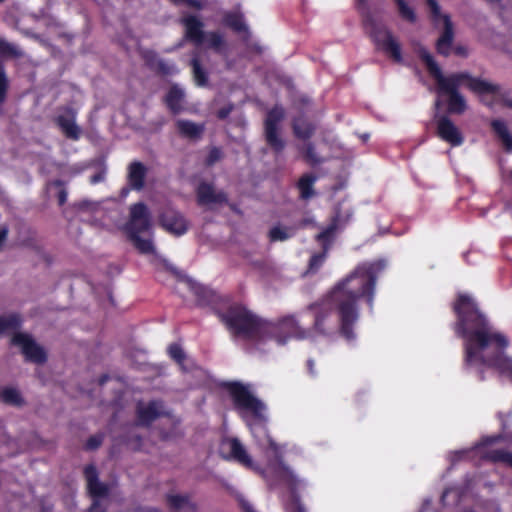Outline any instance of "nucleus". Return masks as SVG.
<instances>
[{"label":"nucleus","mask_w":512,"mask_h":512,"mask_svg":"<svg viewBox=\"0 0 512 512\" xmlns=\"http://www.w3.org/2000/svg\"><path fill=\"white\" fill-rule=\"evenodd\" d=\"M456 332L465 339L467 365H486L512 378V358L504 353L509 345L505 335L483 322H459Z\"/></svg>","instance_id":"obj_2"},{"label":"nucleus","mask_w":512,"mask_h":512,"mask_svg":"<svg viewBox=\"0 0 512 512\" xmlns=\"http://www.w3.org/2000/svg\"><path fill=\"white\" fill-rule=\"evenodd\" d=\"M196 197L200 206L228 203V196L224 191H215L213 184L205 181L198 184Z\"/></svg>","instance_id":"obj_16"},{"label":"nucleus","mask_w":512,"mask_h":512,"mask_svg":"<svg viewBox=\"0 0 512 512\" xmlns=\"http://www.w3.org/2000/svg\"><path fill=\"white\" fill-rule=\"evenodd\" d=\"M222 449L228 451V458L234 459L248 468H253L251 457L237 438L224 440L222 442Z\"/></svg>","instance_id":"obj_20"},{"label":"nucleus","mask_w":512,"mask_h":512,"mask_svg":"<svg viewBox=\"0 0 512 512\" xmlns=\"http://www.w3.org/2000/svg\"><path fill=\"white\" fill-rule=\"evenodd\" d=\"M141 56L145 65L160 76H170L178 73V69L174 64L159 58L158 54L153 50H145Z\"/></svg>","instance_id":"obj_17"},{"label":"nucleus","mask_w":512,"mask_h":512,"mask_svg":"<svg viewBox=\"0 0 512 512\" xmlns=\"http://www.w3.org/2000/svg\"><path fill=\"white\" fill-rule=\"evenodd\" d=\"M8 235V229L6 227H3L0 229V248L2 247L4 241L6 240Z\"/></svg>","instance_id":"obj_56"},{"label":"nucleus","mask_w":512,"mask_h":512,"mask_svg":"<svg viewBox=\"0 0 512 512\" xmlns=\"http://www.w3.org/2000/svg\"><path fill=\"white\" fill-rule=\"evenodd\" d=\"M165 501L172 511L198 512V505L188 495L167 494Z\"/></svg>","instance_id":"obj_22"},{"label":"nucleus","mask_w":512,"mask_h":512,"mask_svg":"<svg viewBox=\"0 0 512 512\" xmlns=\"http://www.w3.org/2000/svg\"><path fill=\"white\" fill-rule=\"evenodd\" d=\"M400 16L407 20L410 23H414L416 21V14L413 8H411L405 0H394Z\"/></svg>","instance_id":"obj_39"},{"label":"nucleus","mask_w":512,"mask_h":512,"mask_svg":"<svg viewBox=\"0 0 512 512\" xmlns=\"http://www.w3.org/2000/svg\"><path fill=\"white\" fill-rule=\"evenodd\" d=\"M387 263L383 259L366 261L344 279L335 284L331 291L309 309L315 320L337 316L339 320H357L359 317V300L364 298L369 309H373L376 282L385 271Z\"/></svg>","instance_id":"obj_1"},{"label":"nucleus","mask_w":512,"mask_h":512,"mask_svg":"<svg viewBox=\"0 0 512 512\" xmlns=\"http://www.w3.org/2000/svg\"><path fill=\"white\" fill-rule=\"evenodd\" d=\"M51 184L55 187H63L64 182L60 179H57V180H54Z\"/></svg>","instance_id":"obj_60"},{"label":"nucleus","mask_w":512,"mask_h":512,"mask_svg":"<svg viewBox=\"0 0 512 512\" xmlns=\"http://www.w3.org/2000/svg\"><path fill=\"white\" fill-rule=\"evenodd\" d=\"M443 21L444 29L441 36L436 41V51L438 54L447 57L451 53V47L454 40V29L449 15H444Z\"/></svg>","instance_id":"obj_21"},{"label":"nucleus","mask_w":512,"mask_h":512,"mask_svg":"<svg viewBox=\"0 0 512 512\" xmlns=\"http://www.w3.org/2000/svg\"><path fill=\"white\" fill-rule=\"evenodd\" d=\"M268 322H226L227 330L238 340H259L265 337Z\"/></svg>","instance_id":"obj_11"},{"label":"nucleus","mask_w":512,"mask_h":512,"mask_svg":"<svg viewBox=\"0 0 512 512\" xmlns=\"http://www.w3.org/2000/svg\"><path fill=\"white\" fill-rule=\"evenodd\" d=\"M452 309L458 320H486V314L476 298L466 292L456 294Z\"/></svg>","instance_id":"obj_10"},{"label":"nucleus","mask_w":512,"mask_h":512,"mask_svg":"<svg viewBox=\"0 0 512 512\" xmlns=\"http://www.w3.org/2000/svg\"><path fill=\"white\" fill-rule=\"evenodd\" d=\"M185 28V38L195 46H201L205 41L204 24L194 15H189L182 19Z\"/></svg>","instance_id":"obj_19"},{"label":"nucleus","mask_w":512,"mask_h":512,"mask_svg":"<svg viewBox=\"0 0 512 512\" xmlns=\"http://www.w3.org/2000/svg\"><path fill=\"white\" fill-rule=\"evenodd\" d=\"M426 3L430 9L431 16L434 21H437L439 18L443 19L444 15L441 14L440 6L436 0H426Z\"/></svg>","instance_id":"obj_47"},{"label":"nucleus","mask_w":512,"mask_h":512,"mask_svg":"<svg viewBox=\"0 0 512 512\" xmlns=\"http://www.w3.org/2000/svg\"><path fill=\"white\" fill-rule=\"evenodd\" d=\"M418 56L425 64L429 74L435 79L439 95L447 96V112L449 114L461 115L466 111V99L459 91L464 84L471 92L479 96L496 95L500 91L499 84L474 77L468 72H456L444 76L434 57L425 47L418 49Z\"/></svg>","instance_id":"obj_3"},{"label":"nucleus","mask_w":512,"mask_h":512,"mask_svg":"<svg viewBox=\"0 0 512 512\" xmlns=\"http://www.w3.org/2000/svg\"><path fill=\"white\" fill-rule=\"evenodd\" d=\"M505 106H507L508 108H511L512 109V99H509V100H506L504 102Z\"/></svg>","instance_id":"obj_63"},{"label":"nucleus","mask_w":512,"mask_h":512,"mask_svg":"<svg viewBox=\"0 0 512 512\" xmlns=\"http://www.w3.org/2000/svg\"><path fill=\"white\" fill-rule=\"evenodd\" d=\"M184 98V92L177 85H173L165 96V103L169 110L177 114L181 111V102Z\"/></svg>","instance_id":"obj_28"},{"label":"nucleus","mask_w":512,"mask_h":512,"mask_svg":"<svg viewBox=\"0 0 512 512\" xmlns=\"http://www.w3.org/2000/svg\"><path fill=\"white\" fill-rule=\"evenodd\" d=\"M9 89V79L6 73V67L0 60V106L5 102Z\"/></svg>","instance_id":"obj_38"},{"label":"nucleus","mask_w":512,"mask_h":512,"mask_svg":"<svg viewBox=\"0 0 512 512\" xmlns=\"http://www.w3.org/2000/svg\"><path fill=\"white\" fill-rule=\"evenodd\" d=\"M292 131L296 138L307 141L314 135L316 126L305 117L299 116L292 120Z\"/></svg>","instance_id":"obj_25"},{"label":"nucleus","mask_w":512,"mask_h":512,"mask_svg":"<svg viewBox=\"0 0 512 512\" xmlns=\"http://www.w3.org/2000/svg\"><path fill=\"white\" fill-rule=\"evenodd\" d=\"M491 128L497 137L501 140L504 149L512 152V135L509 133L504 121L495 119L491 122Z\"/></svg>","instance_id":"obj_27"},{"label":"nucleus","mask_w":512,"mask_h":512,"mask_svg":"<svg viewBox=\"0 0 512 512\" xmlns=\"http://www.w3.org/2000/svg\"><path fill=\"white\" fill-rule=\"evenodd\" d=\"M17 322H0V335L5 332L6 329L10 327L12 324H16Z\"/></svg>","instance_id":"obj_57"},{"label":"nucleus","mask_w":512,"mask_h":512,"mask_svg":"<svg viewBox=\"0 0 512 512\" xmlns=\"http://www.w3.org/2000/svg\"><path fill=\"white\" fill-rule=\"evenodd\" d=\"M269 447L273 450L275 457L277 459V465L274 468L275 475L283 481L285 484H287L293 493V501L288 507L289 512H305L304 507L300 503L299 499L294 495V490L296 486L299 484V480L296 477V475L293 473V471L284 464L282 461L281 455H280V448L279 446L272 440L269 439Z\"/></svg>","instance_id":"obj_8"},{"label":"nucleus","mask_w":512,"mask_h":512,"mask_svg":"<svg viewBox=\"0 0 512 512\" xmlns=\"http://www.w3.org/2000/svg\"><path fill=\"white\" fill-rule=\"evenodd\" d=\"M484 459L493 463H501L512 469V452L506 449H493L487 451L483 456Z\"/></svg>","instance_id":"obj_31"},{"label":"nucleus","mask_w":512,"mask_h":512,"mask_svg":"<svg viewBox=\"0 0 512 512\" xmlns=\"http://www.w3.org/2000/svg\"><path fill=\"white\" fill-rule=\"evenodd\" d=\"M223 157V153H222V150L221 148L219 147H212L209 152H208V155L207 157L205 158V165L207 167H211L213 166L215 163H217L218 161H220Z\"/></svg>","instance_id":"obj_44"},{"label":"nucleus","mask_w":512,"mask_h":512,"mask_svg":"<svg viewBox=\"0 0 512 512\" xmlns=\"http://www.w3.org/2000/svg\"><path fill=\"white\" fill-rule=\"evenodd\" d=\"M150 227V214L147 206L143 202H138L130 207L129 220L125 224L124 230L127 236L141 234Z\"/></svg>","instance_id":"obj_12"},{"label":"nucleus","mask_w":512,"mask_h":512,"mask_svg":"<svg viewBox=\"0 0 512 512\" xmlns=\"http://www.w3.org/2000/svg\"><path fill=\"white\" fill-rule=\"evenodd\" d=\"M310 223L309 219H303L299 222V227L303 228L306 227Z\"/></svg>","instance_id":"obj_61"},{"label":"nucleus","mask_w":512,"mask_h":512,"mask_svg":"<svg viewBox=\"0 0 512 512\" xmlns=\"http://www.w3.org/2000/svg\"><path fill=\"white\" fill-rule=\"evenodd\" d=\"M205 38H207L208 46L216 52H221L225 46L224 37L219 32H208Z\"/></svg>","instance_id":"obj_37"},{"label":"nucleus","mask_w":512,"mask_h":512,"mask_svg":"<svg viewBox=\"0 0 512 512\" xmlns=\"http://www.w3.org/2000/svg\"><path fill=\"white\" fill-rule=\"evenodd\" d=\"M223 23L236 33H248V26L244 22V17L241 13L227 12L223 17Z\"/></svg>","instance_id":"obj_29"},{"label":"nucleus","mask_w":512,"mask_h":512,"mask_svg":"<svg viewBox=\"0 0 512 512\" xmlns=\"http://www.w3.org/2000/svg\"><path fill=\"white\" fill-rule=\"evenodd\" d=\"M190 65L192 67L193 78L197 86L204 87L208 84V74L202 67L197 57L192 58Z\"/></svg>","instance_id":"obj_32"},{"label":"nucleus","mask_w":512,"mask_h":512,"mask_svg":"<svg viewBox=\"0 0 512 512\" xmlns=\"http://www.w3.org/2000/svg\"><path fill=\"white\" fill-rule=\"evenodd\" d=\"M128 238L140 253L153 254L155 252L153 242L150 239H143L140 234L128 236Z\"/></svg>","instance_id":"obj_34"},{"label":"nucleus","mask_w":512,"mask_h":512,"mask_svg":"<svg viewBox=\"0 0 512 512\" xmlns=\"http://www.w3.org/2000/svg\"><path fill=\"white\" fill-rule=\"evenodd\" d=\"M326 259V252L323 251L321 253L313 254L309 260L308 264V272L315 273L320 267L324 264Z\"/></svg>","instance_id":"obj_41"},{"label":"nucleus","mask_w":512,"mask_h":512,"mask_svg":"<svg viewBox=\"0 0 512 512\" xmlns=\"http://www.w3.org/2000/svg\"><path fill=\"white\" fill-rule=\"evenodd\" d=\"M284 118V108L275 105L267 112L264 120L265 141L275 155L281 154L286 147V141L280 135V123Z\"/></svg>","instance_id":"obj_6"},{"label":"nucleus","mask_w":512,"mask_h":512,"mask_svg":"<svg viewBox=\"0 0 512 512\" xmlns=\"http://www.w3.org/2000/svg\"><path fill=\"white\" fill-rule=\"evenodd\" d=\"M242 507L245 512H255L250 504L247 502L242 503Z\"/></svg>","instance_id":"obj_59"},{"label":"nucleus","mask_w":512,"mask_h":512,"mask_svg":"<svg viewBox=\"0 0 512 512\" xmlns=\"http://www.w3.org/2000/svg\"><path fill=\"white\" fill-rule=\"evenodd\" d=\"M169 356L175 360L181 367H183V363L186 359V354L183 351L182 347L177 343H172L168 347Z\"/></svg>","instance_id":"obj_40"},{"label":"nucleus","mask_w":512,"mask_h":512,"mask_svg":"<svg viewBox=\"0 0 512 512\" xmlns=\"http://www.w3.org/2000/svg\"><path fill=\"white\" fill-rule=\"evenodd\" d=\"M102 441H103L102 435L92 436L88 439V441L86 443V447H87V449H90V450L97 449L102 444Z\"/></svg>","instance_id":"obj_48"},{"label":"nucleus","mask_w":512,"mask_h":512,"mask_svg":"<svg viewBox=\"0 0 512 512\" xmlns=\"http://www.w3.org/2000/svg\"><path fill=\"white\" fill-rule=\"evenodd\" d=\"M55 123L68 139H80L81 129L76 124V113L73 109L69 107L65 108L64 114L58 115L55 119Z\"/></svg>","instance_id":"obj_18"},{"label":"nucleus","mask_w":512,"mask_h":512,"mask_svg":"<svg viewBox=\"0 0 512 512\" xmlns=\"http://www.w3.org/2000/svg\"><path fill=\"white\" fill-rule=\"evenodd\" d=\"M84 473L87 481V488L92 496L100 497L105 496L108 493V487L98 480V473L93 465L87 466Z\"/></svg>","instance_id":"obj_24"},{"label":"nucleus","mask_w":512,"mask_h":512,"mask_svg":"<svg viewBox=\"0 0 512 512\" xmlns=\"http://www.w3.org/2000/svg\"><path fill=\"white\" fill-rule=\"evenodd\" d=\"M161 226L175 236L184 235L189 228V222L185 216L172 208H166L159 216Z\"/></svg>","instance_id":"obj_13"},{"label":"nucleus","mask_w":512,"mask_h":512,"mask_svg":"<svg viewBox=\"0 0 512 512\" xmlns=\"http://www.w3.org/2000/svg\"><path fill=\"white\" fill-rule=\"evenodd\" d=\"M295 233L294 228H282L280 226H274L269 230V240L271 242L285 241L291 238Z\"/></svg>","instance_id":"obj_36"},{"label":"nucleus","mask_w":512,"mask_h":512,"mask_svg":"<svg viewBox=\"0 0 512 512\" xmlns=\"http://www.w3.org/2000/svg\"><path fill=\"white\" fill-rule=\"evenodd\" d=\"M88 512H106L98 500H94Z\"/></svg>","instance_id":"obj_54"},{"label":"nucleus","mask_w":512,"mask_h":512,"mask_svg":"<svg viewBox=\"0 0 512 512\" xmlns=\"http://www.w3.org/2000/svg\"><path fill=\"white\" fill-rule=\"evenodd\" d=\"M0 55L9 57H19L21 53L16 49V47L13 44L0 38Z\"/></svg>","instance_id":"obj_43"},{"label":"nucleus","mask_w":512,"mask_h":512,"mask_svg":"<svg viewBox=\"0 0 512 512\" xmlns=\"http://www.w3.org/2000/svg\"><path fill=\"white\" fill-rule=\"evenodd\" d=\"M313 364H314V363H313V361H312V360H309V361H308V366H309V370H310V372H311V373H313Z\"/></svg>","instance_id":"obj_64"},{"label":"nucleus","mask_w":512,"mask_h":512,"mask_svg":"<svg viewBox=\"0 0 512 512\" xmlns=\"http://www.w3.org/2000/svg\"><path fill=\"white\" fill-rule=\"evenodd\" d=\"M176 127L179 134L189 140L201 139L205 130L204 124H197L190 120L183 119H180L176 122Z\"/></svg>","instance_id":"obj_26"},{"label":"nucleus","mask_w":512,"mask_h":512,"mask_svg":"<svg viewBox=\"0 0 512 512\" xmlns=\"http://www.w3.org/2000/svg\"><path fill=\"white\" fill-rule=\"evenodd\" d=\"M232 109H233L232 105L220 108L217 111V117L220 120L226 119L230 115V113L232 112Z\"/></svg>","instance_id":"obj_50"},{"label":"nucleus","mask_w":512,"mask_h":512,"mask_svg":"<svg viewBox=\"0 0 512 512\" xmlns=\"http://www.w3.org/2000/svg\"><path fill=\"white\" fill-rule=\"evenodd\" d=\"M173 5L179 6L185 3L190 8L196 10H202L204 8V3L201 0H169Z\"/></svg>","instance_id":"obj_46"},{"label":"nucleus","mask_w":512,"mask_h":512,"mask_svg":"<svg viewBox=\"0 0 512 512\" xmlns=\"http://www.w3.org/2000/svg\"><path fill=\"white\" fill-rule=\"evenodd\" d=\"M11 343L20 349L25 360L28 362L42 365L47 361V353L45 349L31 334L20 331L15 332L12 336Z\"/></svg>","instance_id":"obj_9"},{"label":"nucleus","mask_w":512,"mask_h":512,"mask_svg":"<svg viewBox=\"0 0 512 512\" xmlns=\"http://www.w3.org/2000/svg\"><path fill=\"white\" fill-rule=\"evenodd\" d=\"M165 269L175 275L195 296L198 305L210 306L221 320H261L252 311L239 303H230L229 296H222L207 286L183 275L176 267L165 263Z\"/></svg>","instance_id":"obj_4"},{"label":"nucleus","mask_w":512,"mask_h":512,"mask_svg":"<svg viewBox=\"0 0 512 512\" xmlns=\"http://www.w3.org/2000/svg\"><path fill=\"white\" fill-rule=\"evenodd\" d=\"M335 230H336L335 224L328 226L327 228H325L323 231H321L316 236L317 241L322 242V243L329 242L332 239Z\"/></svg>","instance_id":"obj_45"},{"label":"nucleus","mask_w":512,"mask_h":512,"mask_svg":"<svg viewBox=\"0 0 512 512\" xmlns=\"http://www.w3.org/2000/svg\"><path fill=\"white\" fill-rule=\"evenodd\" d=\"M352 322H343L341 326V333L347 338L350 339L353 337V329Z\"/></svg>","instance_id":"obj_49"},{"label":"nucleus","mask_w":512,"mask_h":512,"mask_svg":"<svg viewBox=\"0 0 512 512\" xmlns=\"http://www.w3.org/2000/svg\"><path fill=\"white\" fill-rule=\"evenodd\" d=\"M146 175L147 168L142 162L133 161L129 164L127 180L132 189L137 191L143 189Z\"/></svg>","instance_id":"obj_23"},{"label":"nucleus","mask_w":512,"mask_h":512,"mask_svg":"<svg viewBox=\"0 0 512 512\" xmlns=\"http://www.w3.org/2000/svg\"><path fill=\"white\" fill-rule=\"evenodd\" d=\"M165 414L164 405L161 401L138 402L136 406V424L145 427L150 426L153 421Z\"/></svg>","instance_id":"obj_15"},{"label":"nucleus","mask_w":512,"mask_h":512,"mask_svg":"<svg viewBox=\"0 0 512 512\" xmlns=\"http://www.w3.org/2000/svg\"><path fill=\"white\" fill-rule=\"evenodd\" d=\"M58 204L60 206L64 205L67 201V191L64 188H61L58 192Z\"/></svg>","instance_id":"obj_53"},{"label":"nucleus","mask_w":512,"mask_h":512,"mask_svg":"<svg viewBox=\"0 0 512 512\" xmlns=\"http://www.w3.org/2000/svg\"><path fill=\"white\" fill-rule=\"evenodd\" d=\"M228 391L237 409L249 412L256 418L264 419L265 404L254 396L248 385L230 383Z\"/></svg>","instance_id":"obj_7"},{"label":"nucleus","mask_w":512,"mask_h":512,"mask_svg":"<svg viewBox=\"0 0 512 512\" xmlns=\"http://www.w3.org/2000/svg\"><path fill=\"white\" fill-rule=\"evenodd\" d=\"M454 52L458 56H467V49L464 46H456Z\"/></svg>","instance_id":"obj_55"},{"label":"nucleus","mask_w":512,"mask_h":512,"mask_svg":"<svg viewBox=\"0 0 512 512\" xmlns=\"http://www.w3.org/2000/svg\"><path fill=\"white\" fill-rule=\"evenodd\" d=\"M104 178H105L104 172H101V171L97 172L90 177V183L93 185L97 184L99 182H102L104 180Z\"/></svg>","instance_id":"obj_51"},{"label":"nucleus","mask_w":512,"mask_h":512,"mask_svg":"<svg viewBox=\"0 0 512 512\" xmlns=\"http://www.w3.org/2000/svg\"><path fill=\"white\" fill-rule=\"evenodd\" d=\"M1 399L6 404L14 405V406H22L24 405V399L22 398L20 392L14 388H6L1 392Z\"/></svg>","instance_id":"obj_35"},{"label":"nucleus","mask_w":512,"mask_h":512,"mask_svg":"<svg viewBox=\"0 0 512 512\" xmlns=\"http://www.w3.org/2000/svg\"><path fill=\"white\" fill-rule=\"evenodd\" d=\"M143 512H160L157 508H146Z\"/></svg>","instance_id":"obj_62"},{"label":"nucleus","mask_w":512,"mask_h":512,"mask_svg":"<svg viewBox=\"0 0 512 512\" xmlns=\"http://www.w3.org/2000/svg\"><path fill=\"white\" fill-rule=\"evenodd\" d=\"M303 159L310 166H317L322 162V159L318 156L315 145L312 142H307L300 149Z\"/></svg>","instance_id":"obj_33"},{"label":"nucleus","mask_w":512,"mask_h":512,"mask_svg":"<svg viewBox=\"0 0 512 512\" xmlns=\"http://www.w3.org/2000/svg\"><path fill=\"white\" fill-rule=\"evenodd\" d=\"M499 440H501V436L486 437L481 441L479 446H488V445L495 443Z\"/></svg>","instance_id":"obj_52"},{"label":"nucleus","mask_w":512,"mask_h":512,"mask_svg":"<svg viewBox=\"0 0 512 512\" xmlns=\"http://www.w3.org/2000/svg\"><path fill=\"white\" fill-rule=\"evenodd\" d=\"M0 320H21V317L19 314H11L8 317L0 316Z\"/></svg>","instance_id":"obj_58"},{"label":"nucleus","mask_w":512,"mask_h":512,"mask_svg":"<svg viewBox=\"0 0 512 512\" xmlns=\"http://www.w3.org/2000/svg\"><path fill=\"white\" fill-rule=\"evenodd\" d=\"M436 135L452 147H458L464 143V137L460 129L447 115H442L437 119Z\"/></svg>","instance_id":"obj_14"},{"label":"nucleus","mask_w":512,"mask_h":512,"mask_svg":"<svg viewBox=\"0 0 512 512\" xmlns=\"http://www.w3.org/2000/svg\"><path fill=\"white\" fill-rule=\"evenodd\" d=\"M0 55L9 57H19L21 53L16 49V47L13 44L0 38Z\"/></svg>","instance_id":"obj_42"},{"label":"nucleus","mask_w":512,"mask_h":512,"mask_svg":"<svg viewBox=\"0 0 512 512\" xmlns=\"http://www.w3.org/2000/svg\"><path fill=\"white\" fill-rule=\"evenodd\" d=\"M316 180V176L309 173L304 174L300 177V179L297 182V188L299 189L300 198L302 200H308L315 195L313 186Z\"/></svg>","instance_id":"obj_30"},{"label":"nucleus","mask_w":512,"mask_h":512,"mask_svg":"<svg viewBox=\"0 0 512 512\" xmlns=\"http://www.w3.org/2000/svg\"><path fill=\"white\" fill-rule=\"evenodd\" d=\"M354 1L355 8L362 18L363 26L369 30L370 37L376 46L390 55L395 62H402L403 58L400 44L395 40L392 32L386 26L377 22L368 6V0Z\"/></svg>","instance_id":"obj_5"}]
</instances>
